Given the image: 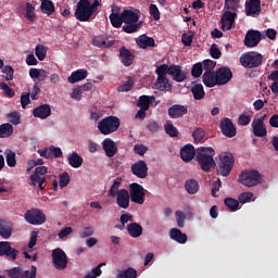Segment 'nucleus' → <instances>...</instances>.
<instances>
[{"mask_svg": "<svg viewBox=\"0 0 278 278\" xmlns=\"http://www.w3.org/2000/svg\"><path fill=\"white\" fill-rule=\"evenodd\" d=\"M12 223L5 220V219H0V236L3 238V240H10L12 238Z\"/></svg>", "mask_w": 278, "mask_h": 278, "instance_id": "obj_27", "label": "nucleus"}, {"mask_svg": "<svg viewBox=\"0 0 278 278\" xmlns=\"http://www.w3.org/2000/svg\"><path fill=\"white\" fill-rule=\"evenodd\" d=\"M121 184H123V178L117 177L114 179L113 185L111 186L109 192H108V197H117L118 192H121V190H118L121 188Z\"/></svg>", "mask_w": 278, "mask_h": 278, "instance_id": "obj_39", "label": "nucleus"}, {"mask_svg": "<svg viewBox=\"0 0 278 278\" xmlns=\"http://www.w3.org/2000/svg\"><path fill=\"white\" fill-rule=\"evenodd\" d=\"M202 81L206 88H214V86H218L216 72H205L202 76Z\"/></svg>", "mask_w": 278, "mask_h": 278, "instance_id": "obj_25", "label": "nucleus"}, {"mask_svg": "<svg viewBox=\"0 0 278 278\" xmlns=\"http://www.w3.org/2000/svg\"><path fill=\"white\" fill-rule=\"evenodd\" d=\"M202 68H204L205 73H214V68H216V61L210 59L204 60Z\"/></svg>", "mask_w": 278, "mask_h": 278, "instance_id": "obj_51", "label": "nucleus"}, {"mask_svg": "<svg viewBox=\"0 0 278 278\" xmlns=\"http://www.w3.org/2000/svg\"><path fill=\"white\" fill-rule=\"evenodd\" d=\"M154 86L155 89L160 92H164L165 90L170 89V84L168 83V78L166 77H157Z\"/></svg>", "mask_w": 278, "mask_h": 278, "instance_id": "obj_37", "label": "nucleus"}, {"mask_svg": "<svg viewBox=\"0 0 278 278\" xmlns=\"http://www.w3.org/2000/svg\"><path fill=\"white\" fill-rule=\"evenodd\" d=\"M130 170L135 177L139 179H147L149 175V166H147V162L140 160L131 165Z\"/></svg>", "mask_w": 278, "mask_h": 278, "instance_id": "obj_11", "label": "nucleus"}, {"mask_svg": "<svg viewBox=\"0 0 278 278\" xmlns=\"http://www.w3.org/2000/svg\"><path fill=\"white\" fill-rule=\"evenodd\" d=\"M127 231L130 238H140L142 236V226L138 223L128 224Z\"/></svg>", "mask_w": 278, "mask_h": 278, "instance_id": "obj_30", "label": "nucleus"}, {"mask_svg": "<svg viewBox=\"0 0 278 278\" xmlns=\"http://www.w3.org/2000/svg\"><path fill=\"white\" fill-rule=\"evenodd\" d=\"M238 3H240V0H225V9L236 12L238 10Z\"/></svg>", "mask_w": 278, "mask_h": 278, "instance_id": "obj_61", "label": "nucleus"}, {"mask_svg": "<svg viewBox=\"0 0 278 278\" xmlns=\"http://www.w3.org/2000/svg\"><path fill=\"white\" fill-rule=\"evenodd\" d=\"M38 268L35 265H31L30 270H23L21 278H36V273Z\"/></svg>", "mask_w": 278, "mask_h": 278, "instance_id": "obj_56", "label": "nucleus"}, {"mask_svg": "<svg viewBox=\"0 0 278 278\" xmlns=\"http://www.w3.org/2000/svg\"><path fill=\"white\" fill-rule=\"evenodd\" d=\"M59 179H60L59 180L60 188H66V186L71 184V176L66 172L60 174Z\"/></svg>", "mask_w": 278, "mask_h": 278, "instance_id": "obj_49", "label": "nucleus"}, {"mask_svg": "<svg viewBox=\"0 0 278 278\" xmlns=\"http://www.w3.org/2000/svg\"><path fill=\"white\" fill-rule=\"evenodd\" d=\"M67 162L72 168H81V165L84 164V157H81L79 153L73 152L68 155Z\"/></svg>", "mask_w": 278, "mask_h": 278, "instance_id": "obj_29", "label": "nucleus"}, {"mask_svg": "<svg viewBox=\"0 0 278 278\" xmlns=\"http://www.w3.org/2000/svg\"><path fill=\"white\" fill-rule=\"evenodd\" d=\"M101 7V2L99 0H93L91 3L90 0H79L76 4V10L74 12V16L76 21L80 23H88L94 13Z\"/></svg>", "mask_w": 278, "mask_h": 278, "instance_id": "obj_1", "label": "nucleus"}, {"mask_svg": "<svg viewBox=\"0 0 278 278\" xmlns=\"http://www.w3.org/2000/svg\"><path fill=\"white\" fill-rule=\"evenodd\" d=\"M191 92L195 101H201V99H205V89L203 88L202 84H194L191 87Z\"/></svg>", "mask_w": 278, "mask_h": 278, "instance_id": "obj_33", "label": "nucleus"}, {"mask_svg": "<svg viewBox=\"0 0 278 278\" xmlns=\"http://www.w3.org/2000/svg\"><path fill=\"white\" fill-rule=\"evenodd\" d=\"M200 188L199 181H197L194 178L188 179L185 182V190H187L188 194H197Z\"/></svg>", "mask_w": 278, "mask_h": 278, "instance_id": "obj_32", "label": "nucleus"}, {"mask_svg": "<svg viewBox=\"0 0 278 278\" xmlns=\"http://www.w3.org/2000/svg\"><path fill=\"white\" fill-rule=\"evenodd\" d=\"M210 53L213 60H220V55H223V53L220 52V49H218V46L216 43H213L211 46Z\"/></svg>", "mask_w": 278, "mask_h": 278, "instance_id": "obj_57", "label": "nucleus"}, {"mask_svg": "<svg viewBox=\"0 0 278 278\" xmlns=\"http://www.w3.org/2000/svg\"><path fill=\"white\" fill-rule=\"evenodd\" d=\"M252 131L256 138H265V136L268 135V130H266L263 119H253Z\"/></svg>", "mask_w": 278, "mask_h": 278, "instance_id": "obj_19", "label": "nucleus"}, {"mask_svg": "<svg viewBox=\"0 0 278 278\" xmlns=\"http://www.w3.org/2000/svg\"><path fill=\"white\" fill-rule=\"evenodd\" d=\"M14 134V126L10 123L0 125V138H10Z\"/></svg>", "mask_w": 278, "mask_h": 278, "instance_id": "obj_38", "label": "nucleus"}, {"mask_svg": "<svg viewBox=\"0 0 278 278\" xmlns=\"http://www.w3.org/2000/svg\"><path fill=\"white\" fill-rule=\"evenodd\" d=\"M47 172L48 169L45 166L36 167L35 172L29 177L30 181H36L40 179V175H47Z\"/></svg>", "mask_w": 278, "mask_h": 278, "instance_id": "obj_45", "label": "nucleus"}, {"mask_svg": "<svg viewBox=\"0 0 278 278\" xmlns=\"http://www.w3.org/2000/svg\"><path fill=\"white\" fill-rule=\"evenodd\" d=\"M153 101H155L154 96H141V97H139L137 105L140 109L149 110V108H151V104L153 103Z\"/></svg>", "mask_w": 278, "mask_h": 278, "instance_id": "obj_34", "label": "nucleus"}, {"mask_svg": "<svg viewBox=\"0 0 278 278\" xmlns=\"http://www.w3.org/2000/svg\"><path fill=\"white\" fill-rule=\"evenodd\" d=\"M40 10L42 14H47L48 16H51L53 12H55V5L53 4V1L51 0H42Z\"/></svg>", "mask_w": 278, "mask_h": 278, "instance_id": "obj_36", "label": "nucleus"}, {"mask_svg": "<svg viewBox=\"0 0 278 278\" xmlns=\"http://www.w3.org/2000/svg\"><path fill=\"white\" fill-rule=\"evenodd\" d=\"M192 77L199 78L203 75V63H195L191 70Z\"/></svg>", "mask_w": 278, "mask_h": 278, "instance_id": "obj_53", "label": "nucleus"}, {"mask_svg": "<svg viewBox=\"0 0 278 278\" xmlns=\"http://www.w3.org/2000/svg\"><path fill=\"white\" fill-rule=\"evenodd\" d=\"M2 73H4L7 81H12L14 79V67L10 65H5L2 67Z\"/></svg>", "mask_w": 278, "mask_h": 278, "instance_id": "obj_55", "label": "nucleus"}, {"mask_svg": "<svg viewBox=\"0 0 278 278\" xmlns=\"http://www.w3.org/2000/svg\"><path fill=\"white\" fill-rule=\"evenodd\" d=\"M35 55H37L39 62L45 61V58H47V49L45 46L37 45L35 48Z\"/></svg>", "mask_w": 278, "mask_h": 278, "instance_id": "obj_46", "label": "nucleus"}, {"mask_svg": "<svg viewBox=\"0 0 278 278\" xmlns=\"http://www.w3.org/2000/svg\"><path fill=\"white\" fill-rule=\"evenodd\" d=\"M103 266H105V263L98 264L94 268L91 269V271H88L84 278L101 277V275L103 274V270H101V268H103Z\"/></svg>", "mask_w": 278, "mask_h": 278, "instance_id": "obj_41", "label": "nucleus"}, {"mask_svg": "<svg viewBox=\"0 0 278 278\" xmlns=\"http://www.w3.org/2000/svg\"><path fill=\"white\" fill-rule=\"evenodd\" d=\"M214 155H216V151L212 147H200L195 149V159L200 164L201 170L204 173L212 172V168L216 166Z\"/></svg>", "mask_w": 278, "mask_h": 278, "instance_id": "obj_2", "label": "nucleus"}, {"mask_svg": "<svg viewBox=\"0 0 278 278\" xmlns=\"http://www.w3.org/2000/svg\"><path fill=\"white\" fill-rule=\"evenodd\" d=\"M175 216L179 229H184L186 223V213L182 211H176Z\"/></svg>", "mask_w": 278, "mask_h": 278, "instance_id": "obj_50", "label": "nucleus"}, {"mask_svg": "<svg viewBox=\"0 0 278 278\" xmlns=\"http://www.w3.org/2000/svg\"><path fill=\"white\" fill-rule=\"evenodd\" d=\"M219 128L223 136H225L226 138H236V134H238L233 122L229 117H225L220 121Z\"/></svg>", "mask_w": 278, "mask_h": 278, "instance_id": "obj_10", "label": "nucleus"}, {"mask_svg": "<svg viewBox=\"0 0 278 278\" xmlns=\"http://www.w3.org/2000/svg\"><path fill=\"white\" fill-rule=\"evenodd\" d=\"M136 56L131 53V50L122 47L119 48V60L124 66H131Z\"/></svg>", "mask_w": 278, "mask_h": 278, "instance_id": "obj_21", "label": "nucleus"}, {"mask_svg": "<svg viewBox=\"0 0 278 278\" xmlns=\"http://www.w3.org/2000/svg\"><path fill=\"white\" fill-rule=\"evenodd\" d=\"M233 154L225 152L220 154L217 173L222 175V177H229V173L233 168Z\"/></svg>", "mask_w": 278, "mask_h": 278, "instance_id": "obj_5", "label": "nucleus"}, {"mask_svg": "<svg viewBox=\"0 0 278 278\" xmlns=\"http://www.w3.org/2000/svg\"><path fill=\"white\" fill-rule=\"evenodd\" d=\"M137 45H138V47H140V49L155 47V39L143 35L137 39Z\"/></svg>", "mask_w": 278, "mask_h": 278, "instance_id": "obj_35", "label": "nucleus"}, {"mask_svg": "<svg viewBox=\"0 0 278 278\" xmlns=\"http://www.w3.org/2000/svg\"><path fill=\"white\" fill-rule=\"evenodd\" d=\"M7 164L10 168H14V166H16V153L12 151L7 153Z\"/></svg>", "mask_w": 278, "mask_h": 278, "instance_id": "obj_59", "label": "nucleus"}, {"mask_svg": "<svg viewBox=\"0 0 278 278\" xmlns=\"http://www.w3.org/2000/svg\"><path fill=\"white\" fill-rule=\"evenodd\" d=\"M51 257L53 267L56 270H66V268L68 267V256L66 255V252H64V250H62L61 248H55L54 250H52Z\"/></svg>", "mask_w": 278, "mask_h": 278, "instance_id": "obj_7", "label": "nucleus"}, {"mask_svg": "<svg viewBox=\"0 0 278 278\" xmlns=\"http://www.w3.org/2000/svg\"><path fill=\"white\" fill-rule=\"evenodd\" d=\"M164 129L167 136H169L170 138H177L179 136V130L177 129V127H175V125H173V123L164 125Z\"/></svg>", "mask_w": 278, "mask_h": 278, "instance_id": "obj_43", "label": "nucleus"}, {"mask_svg": "<svg viewBox=\"0 0 278 278\" xmlns=\"http://www.w3.org/2000/svg\"><path fill=\"white\" fill-rule=\"evenodd\" d=\"M167 114L170 118H181L188 114V106L174 104L168 109Z\"/></svg>", "mask_w": 278, "mask_h": 278, "instance_id": "obj_17", "label": "nucleus"}, {"mask_svg": "<svg viewBox=\"0 0 278 278\" xmlns=\"http://www.w3.org/2000/svg\"><path fill=\"white\" fill-rule=\"evenodd\" d=\"M88 77V71L80 68L71 74V76L67 78L68 84H77V81H84Z\"/></svg>", "mask_w": 278, "mask_h": 278, "instance_id": "obj_28", "label": "nucleus"}, {"mask_svg": "<svg viewBox=\"0 0 278 278\" xmlns=\"http://www.w3.org/2000/svg\"><path fill=\"white\" fill-rule=\"evenodd\" d=\"M169 238L178 244H186L188 242V235L184 233L179 228H172L169 230Z\"/></svg>", "mask_w": 278, "mask_h": 278, "instance_id": "obj_26", "label": "nucleus"}, {"mask_svg": "<svg viewBox=\"0 0 278 278\" xmlns=\"http://www.w3.org/2000/svg\"><path fill=\"white\" fill-rule=\"evenodd\" d=\"M131 88H134V80L131 78H128L125 85L119 86L118 92H129Z\"/></svg>", "mask_w": 278, "mask_h": 278, "instance_id": "obj_63", "label": "nucleus"}, {"mask_svg": "<svg viewBox=\"0 0 278 278\" xmlns=\"http://www.w3.org/2000/svg\"><path fill=\"white\" fill-rule=\"evenodd\" d=\"M197 156V150H194V146L187 144L180 150V157L182 162H192Z\"/></svg>", "mask_w": 278, "mask_h": 278, "instance_id": "obj_24", "label": "nucleus"}, {"mask_svg": "<svg viewBox=\"0 0 278 278\" xmlns=\"http://www.w3.org/2000/svg\"><path fill=\"white\" fill-rule=\"evenodd\" d=\"M262 41V33L260 30H249L244 37V45L250 49L257 47Z\"/></svg>", "mask_w": 278, "mask_h": 278, "instance_id": "obj_12", "label": "nucleus"}, {"mask_svg": "<svg viewBox=\"0 0 278 278\" xmlns=\"http://www.w3.org/2000/svg\"><path fill=\"white\" fill-rule=\"evenodd\" d=\"M129 199H131L129 191H127V189H121L116 195V203L118 207L127 210V207H129Z\"/></svg>", "mask_w": 278, "mask_h": 278, "instance_id": "obj_22", "label": "nucleus"}, {"mask_svg": "<svg viewBox=\"0 0 278 278\" xmlns=\"http://www.w3.org/2000/svg\"><path fill=\"white\" fill-rule=\"evenodd\" d=\"M122 16L124 18V23H138V21H140V15L129 9H125L122 12Z\"/></svg>", "mask_w": 278, "mask_h": 278, "instance_id": "obj_31", "label": "nucleus"}, {"mask_svg": "<svg viewBox=\"0 0 278 278\" xmlns=\"http://www.w3.org/2000/svg\"><path fill=\"white\" fill-rule=\"evenodd\" d=\"M147 190L144 187L138 182H132L129 185V197L131 203H136L137 205H144V197H147Z\"/></svg>", "mask_w": 278, "mask_h": 278, "instance_id": "obj_8", "label": "nucleus"}, {"mask_svg": "<svg viewBox=\"0 0 278 278\" xmlns=\"http://www.w3.org/2000/svg\"><path fill=\"white\" fill-rule=\"evenodd\" d=\"M251 199H253V193L252 192H243L239 194L238 201L239 203H251Z\"/></svg>", "mask_w": 278, "mask_h": 278, "instance_id": "obj_60", "label": "nucleus"}, {"mask_svg": "<svg viewBox=\"0 0 278 278\" xmlns=\"http://www.w3.org/2000/svg\"><path fill=\"white\" fill-rule=\"evenodd\" d=\"M264 56L260 52L250 51L240 56V63L244 68H257L262 66Z\"/></svg>", "mask_w": 278, "mask_h": 278, "instance_id": "obj_4", "label": "nucleus"}, {"mask_svg": "<svg viewBox=\"0 0 278 278\" xmlns=\"http://www.w3.org/2000/svg\"><path fill=\"white\" fill-rule=\"evenodd\" d=\"M150 15L154 21H160V9H157L156 4H150Z\"/></svg>", "mask_w": 278, "mask_h": 278, "instance_id": "obj_64", "label": "nucleus"}, {"mask_svg": "<svg viewBox=\"0 0 278 278\" xmlns=\"http://www.w3.org/2000/svg\"><path fill=\"white\" fill-rule=\"evenodd\" d=\"M33 116L35 118H41L45 121V118H49L51 116V105L49 104H41L34 109Z\"/></svg>", "mask_w": 278, "mask_h": 278, "instance_id": "obj_23", "label": "nucleus"}, {"mask_svg": "<svg viewBox=\"0 0 278 278\" xmlns=\"http://www.w3.org/2000/svg\"><path fill=\"white\" fill-rule=\"evenodd\" d=\"M239 181L240 184H242V186H245L247 188H253L254 186H258V184H262V174H260V172L255 169L247 170L240 175Z\"/></svg>", "mask_w": 278, "mask_h": 278, "instance_id": "obj_6", "label": "nucleus"}, {"mask_svg": "<svg viewBox=\"0 0 278 278\" xmlns=\"http://www.w3.org/2000/svg\"><path fill=\"white\" fill-rule=\"evenodd\" d=\"M3 256L10 257L14 261L18 257V250L12 248L8 241H0V257Z\"/></svg>", "mask_w": 278, "mask_h": 278, "instance_id": "obj_15", "label": "nucleus"}, {"mask_svg": "<svg viewBox=\"0 0 278 278\" xmlns=\"http://www.w3.org/2000/svg\"><path fill=\"white\" fill-rule=\"evenodd\" d=\"M92 45L94 47H99L100 49H110V47H112V41L106 42L103 38L101 37H96L92 40Z\"/></svg>", "mask_w": 278, "mask_h": 278, "instance_id": "obj_44", "label": "nucleus"}, {"mask_svg": "<svg viewBox=\"0 0 278 278\" xmlns=\"http://www.w3.org/2000/svg\"><path fill=\"white\" fill-rule=\"evenodd\" d=\"M262 13L261 0H247L245 1V14L247 16H260Z\"/></svg>", "mask_w": 278, "mask_h": 278, "instance_id": "obj_14", "label": "nucleus"}, {"mask_svg": "<svg viewBox=\"0 0 278 278\" xmlns=\"http://www.w3.org/2000/svg\"><path fill=\"white\" fill-rule=\"evenodd\" d=\"M22 273H23V268L21 267H13L7 270V275L10 278H21Z\"/></svg>", "mask_w": 278, "mask_h": 278, "instance_id": "obj_58", "label": "nucleus"}, {"mask_svg": "<svg viewBox=\"0 0 278 278\" xmlns=\"http://www.w3.org/2000/svg\"><path fill=\"white\" fill-rule=\"evenodd\" d=\"M116 278H138V271L132 267H128L125 270H119Z\"/></svg>", "mask_w": 278, "mask_h": 278, "instance_id": "obj_40", "label": "nucleus"}, {"mask_svg": "<svg viewBox=\"0 0 278 278\" xmlns=\"http://www.w3.org/2000/svg\"><path fill=\"white\" fill-rule=\"evenodd\" d=\"M224 203L226 205V207H228L229 210H238L240 202L233 198H226L224 200Z\"/></svg>", "mask_w": 278, "mask_h": 278, "instance_id": "obj_54", "label": "nucleus"}, {"mask_svg": "<svg viewBox=\"0 0 278 278\" xmlns=\"http://www.w3.org/2000/svg\"><path fill=\"white\" fill-rule=\"evenodd\" d=\"M157 77H166V75H170V66L166 64L159 65L155 70Z\"/></svg>", "mask_w": 278, "mask_h": 278, "instance_id": "obj_47", "label": "nucleus"}, {"mask_svg": "<svg viewBox=\"0 0 278 278\" xmlns=\"http://www.w3.org/2000/svg\"><path fill=\"white\" fill-rule=\"evenodd\" d=\"M118 12H121V8L116 7V4H113L112 13L110 14L109 18L111 21V25L115 27V29L123 27V23H125L123 13L118 14Z\"/></svg>", "mask_w": 278, "mask_h": 278, "instance_id": "obj_16", "label": "nucleus"}, {"mask_svg": "<svg viewBox=\"0 0 278 278\" xmlns=\"http://www.w3.org/2000/svg\"><path fill=\"white\" fill-rule=\"evenodd\" d=\"M0 88H1V90L4 91L7 97H9L10 99H12V97H14V94H16L14 89L10 88V86H8L5 83H1Z\"/></svg>", "mask_w": 278, "mask_h": 278, "instance_id": "obj_62", "label": "nucleus"}, {"mask_svg": "<svg viewBox=\"0 0 278 278\" xmlns=\"http://www.w3.org/2000/svg\"><path fill=\"white\" fill-rule=\"evenodd\" d=\"M102 149L106 155V157H114L116 153H118V148L116 147V142L114 140L106 138L102 142Z\"/></svg>", "mask_w": 278, "mask_h": 278, "instance_id": "obj_18", "label": "nucleus"}, {"mask_svg": "<svg viewBox=\"0 0 278 278\" xmlns=\"http://www.w3.org/2000/svg\"><path fill=\"white\" fill-rule=\"evenodd\" d=\"M217 75V84L218 86H225V84H229L231 78L233 77V73H231V68L227 66H222L216 71Z\"/></svg>", "mask_w": 278, "mask_h": 278, "instance_id": "obj_13", "label": "nucleus"}, {"mask_svg": "<svg viewBox=\"0 0 278 278\" xmlns=\"http://www.w3.org/2000/svg\"><path fill=\"white\" fill-rule=\"evenodd\" d=\"M121 119L114 115L106 116L98 123V129L103 136H110L114 131H118Z\"/></svg>", "mask_w": 278, "mask_h": 278, "instance_id": "obj_3", "label": "nucleus"}, {"mask_svg": "<svg viewBox=\"0 0 278 278\" xmlns=\"http://www.w3.org/2000/svg\"><path fill=\"white\" fill-rule=\"evenodd\" d=\"M36 8H34V5H31V3L27 2L26 3V18L28 21H30L31 23H34V21H36Z\"/></svg>", "mask_w": 278, "mask_h": 278, "instance_id": "obj_48", "label": "nucleus"}, {"mask_svg": "<svg viewBox=\"0 0 278 278\" xmlns=\"http://www.w3.org/2000/svg\"><path fill=\"white\" fill-rule=\"evenodd\" d=\"M140 27H142V22L126 23V25L123 26V31H125V34H134V33L138 31V29H140Z\"/></svg>", "mask_w": 278, "mask_h": 278, "instance_id": "obj_42", "label": "nucleus"}, {"mask_svg": "<svg viewBox=\"0 0 278 278\" xmlns=\"http://www.w3.org/2000/svg\"><path fill=\"white\" fill-rule=\"evenodd\" d=\"M24 218L29 225H45L47 223V216L40 210H28Z\"/></svg>", "mask_w": 278, "mask_h": 278, "instance_id": "obj_9", "label": "nucleus"}, {"mask_svg": "<svg viewBox=\"0 0 278 278\" xmlns=\"http://www.w3.org/2000/svg\"><path fill=\"white\" fill-rule=\"evenodd\" d=\"M194 142H201L205 138V130L203 128H195L192 132Z\"/></svg>", "mask_w": 278, "mask_h": 278, "instance_id": "obj_52", "label": "nucleus"}, {"mask_svg": "<svg viewBox=\"0 0 278 278\" xmlns=\"http://www.w3.org/2000/svg\"><path fill=\"white\" fill-rule=\"evenodd\" d=\"M169 75L172 79L174 81H177L178 84H181V81H186V73H184L179 65H169Z\"/></svg>", "mask_w": 278, "mask_h": 278, "instance_id": "obj_20", "label": "nucleus"}]
</instances>
